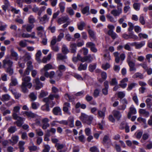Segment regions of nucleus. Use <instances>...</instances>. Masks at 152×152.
<instances>
[{
	"mask_svg": "<svg viewBox=\"0 0 152 152\" xmlns=\"http://www.w3.org/2000/svg\"><path fill=\"white\" fill-rule=\"evenodd\" d=\"M80 119L83 123L90 124V122L93 119V117L91 116H88L84 114H82L80 117Z\"/></svg>",
	"mask_w": 152,
	"mask_h": 152,
	"instance_id": "f257e3e1",
	"label": "nucleus"
},
{
	"mask_svg": "<svg viewBox=\"0 0 152 152\" xmlns=\"http://www.w3.org/2000/svg\"><path fill=\"white\" fill-rule=\"evenodd\" d=\"M22 80L23 82L22 84L24 83L25 85H26L27 87L29 88H30L32 86V84L30 82L31 80V78L29 76H23V77Z\"/></svg>",
	"mask_w": 152,
	"mask_h": 152,
	"instance_id": "f03ea898",
	"label": "nucleus"
},
{
	"mask_svg": "<svg viewBox=\"0 0 152 152\" xmlns=\"http://www.w3.org/2000/svg\"><path fill=\"white\" fill-rule=\"evenodd\" d=\"M33 83L34 84L35 89L36 90H39L43 86V84L40 81L39 78L34 79L33 81Z\"/></svg>",
	"mask_w": 152,
	"mask_h": 152,
	"instance_id": "7ed1b4c3",
	"label": "nucleus"
},
{
	"mask_svg": "<svg viewBox=\"0 0 152 152\" xmlns=\"http://www.w3.org/2000/svg\"><path fill=\"white\" fill-rule=\"evenodd\" d=\"M38 19L39 20L40 23L42 24H44L49 21L50 17L47 14H45L43 17H38Z\"/></svg>",
	"mask_w": 152,
	"mask_h": 152,
	"instance_id": "20e7f679",
	"label": "nucleus"
},
{
	"mask_svg": "<svg viewBox=\"0 0 152 152\" xmlns=\"http://www.w3.org/2000/svg\"><path fill=\"white\" fill-rule=\"evenodd\" d=\"M2 63L3 67L6 68L11 67L13 64L12 61L7 58L4 59L2 61Z\"/></svg>",
	"mask_w": 152,
	"mask_h": 152,
	"instance_id": "39448f33",
	"label": "nucleus"
},
{
	"mask_svg": "<svg viewBox=\"0 0 152 152\" xmlns=\"http://www.w3.org/2000/svg\"><path fill=\"white\" fill-rule=\"evenodd\" d=\"M19 137L18 135H13L12 136L11 139L9 141L10 144L12 145H13L16 144L18 141Z\"/></svg>",
	"mask_w": 152,
	"mask_h": 152,
	"instance_id": "423d86ee",
	"label": "nucleus"
},
{
	"mask_svg": "<svg viewBox=\"0 0 152 152\" xmlns=\"http://www.w3.org/2000/svg\"><path fill=\"white\" fill-rule=\"evenodd\" d=\"M127 62L129 67V71L131 72H135L136 71L137 69L135 67V63L132 61H127Z\"/></svg>",
	"mask_w": 152,
	"mask_h": 152,
	"instance_id": "0eeeda50",
	"label": "nucleus"
},
{
	"mask_svg": "<svg viewBox=\"0 0 152 152\" xmlns=\"http://www.w3.org/2000/svg\"><path fill=\"white\" fill-rule=\"evenodd\" d=\"M14 119L17 120V121L14 122V124H16L17 126L20 127L23 124V121L25 119V118L18 116L17 119Z\"/></svg>",
	"mask_w": 152,
	"mask_h": 152,
	"instance_id": "6e6552de",
	"label": "nucleus"
},
{
	"mask_svg": "<svg viewBox=\"0 0 152 152\" xmlns=\"http://www.w3.org/2000/svg\"><path fill=\"white\" fill-rule=\"evenodd\" d=\"M20 109V107L18 106H15L14 107L13 110L14 112L12 115L14 119H17L18 116L17 113H19Z\"/></svg>",
	"mask_w": 152,
	"mask_h": 152,
	"instance_id": "1a4fd4ad",
	"label": "nucleus"
},
{
	"mask_svg": "<svg viewBox=\"0 0 152 152\" xmlns=\"http://www.w3.org/2000/svg\"><path fill=\"white\" fill-rule=\"evenodd\" d=\"M145 45V42L142 41L139 42H134L132 43L133 45L135 46L137 49H140Z\"/></svg>",
	"mask_w": 152,
	"mask_h": 152,
	"instance_id": "9d476101",
	"label": "nucleus"
},
{
	"mask_svg": "<svg viewBox=\"0 0 152 152\" xmlns=\"http://www.w3.org/2000/svg\"><path fill=\"white\" fill-rule=\"evenodd\" d=\"M22 51L23 53L25 54L24 56L23 57V58L24 61H26L30 60L31 58L30 54L26 51V50H22Z\"/></svg>",
	"mask_w": 152,
	"mask_h": 152,
	"instance_id": "9b49d317",
	"label": "nucleus"
},
{
	"mask_svg": "<svg viewBox=\"0 0 152 152\" xmlns=\"http://www.w3.org/2000/svg\"><path fill=\"white\" fill-rule=\"evenodd\" d=\"M70 52L72 53H75L77 50V45L75 43L70 42L69 46Z\"/></svg>",
	"mask_w": 152,
	"mask_h": 152,
	"instance_id": "f8f14e48",
	"label": "nucleus"
},
{
	"mask_svg": "<svg viewBox=\"0 0 152 152\" xmlns=\"http://www.w3.org/2000/svg\"><path fill=\"white\" fill-rule=\"evenodd\" d=\"M28 149L31 151H36L38 150L39 148L37 146L35 145L33 142H31L30 145L28 147Z\"/></svg>",
	"mask_w": 152,
	"mask_h": 152,
	"instance_id": "ddd939ff",
	"label": "nucleus"
},
{
	"mask_svg": "<svg viewBox=\"0 0 152 152\" xmlns=\"http://www.w3.org/2000/svg\"><path fill=\"white\" fill-rule=\"evenodd\" d=\"M68 19L69 18L67 16H62L58 19L57 22L59 24H61L66 22Z\"/></svg>",
	"mask_w": 152,
	"mask_h": 152,
	"instance_id": "4468645a",
	"label": "nucleus"
},
{
	"mask_svg": "<svg viewBox=\"0 0 152 152\" xmlns=\"http://www.w3.org/2000/svg\"><path fill=\"white\" fill-rule=\"evenodd\" d=\"M22 114L24 116H27L28 117L34 118L36 117V115L31 111H24L22 112Z\"/></svg>",
	"mask_w": 152,
	"mask_h": 152,
	"instance_id": "2eb2a0df",
	"label": "nucleus"
},
{
	"mask_svg": "<svg viewBox=\"0 0 152 152\" xmlns=\"http://www.w3.org/2000/svg\"><path fill=\"white\" fill-rule=\"evenodd\" d=\"M10 96L8 94H4L1 96L0 95V99L3 102L8 101L10 100Z\"/></svg>",
	"mask_w": 152,
	"mask_h": 152,
	"instance_id": "dca6fc26",
	"label": "nucleus"
},
{
	"mask_svg": "<svg viewBox=\"0 0 152 152\" xmlns=\"http://www.w3.org/2000/svg\"><path fill=\"white\" fill-rule=\"evenodd\" d=\"M113 114L115 118L118 120H119L121 117V115L120 112L118 110H113Z\"/></svg>",
	"mask_w": 152,
	"mask_h": 152,
	"instance_id": "f3484780",
	"label": "nucleus"
},
{
	"mask_svg": "<svg viewBox=\"0 0 152 152\" xmlns=\"http://www.w3.org/2000/svg\"><path fill=\"white\" fill-rule=\"evenodd\" d=\"M122 12V10L121 9L119 10H113L111 12V13L114 16H118Z\"/></svg>",
	"mask_w": 152,
	"mask_h": 152,
	"instance_id": "a211bd4d",
	"label": "nucleus"
},
{
	"mask_svg": "<svg viewBox=\"0 0 152 152\" xmlns=\"http://www.w3.org/2000/svg\"><path fill=\"white\" fill-rule=\"evenodd\" d=\"M11 55L14 58V60L15 61H17L18 58V54L16 52L13 48L10 49Z\"/></svg>",
	"mask_w": 152,
	"mask_h": 152,
	"instance_id": "6ab92c4d",
	"label": "nucleus"
},
{
	"mask_svg": "<svg viewBox=\"0 0 152 152\" xmlns=\"http://www.w3.org/2000/svg\"><path fill=\"white\" fill-rule=\"evenodd\" d=\"M53 113L55 115H61V110L59 107H54L53 109Z\"/></svg>",
	"mask_w": 152,
	"mask_h": 152,
	"instance_id": "aec40b11",
	"label": "nucleus"
},
{
	"mask_svg": "<svg viewBox=\"0 0 152 152\" xmlns=\"http://www.w3.org/2000/svg\"><path fill=\"white\" fill-rule=\"evenodd\" d=\"M108 34L113 39H114L118 37V35L113 31L109 30L107 32Z\"/></svg>",
	"mask_w": 152,
	"mask_h": 152,
	"instance_id": "412c9836",
	"label": "nucleus"
},
{
	"mask_svg": "<svg viewBox=\"0 0 152 152\" xmlns=\"http://www.w3.org/2000/svg\"><path fill=\"white\" fill-rule=\"evenodd\" d=\"M53 69L52 66L51 64H48L45 66L43 68L41 69V72L43 73L44 71H48L49 69Z\"/></svg>",
	"mask_w": 152,
	"mask_h": 152,
	"instance_id": "4be33fe9",
	"label": "nucleus"
},
{
	"mask_svg": "<svg viewBox=\"0 0 152 152\" xmlns=\"http://www.w3.org/2000/svg\"><path fill=\"white\" fill-rule=\"evenodd\" d=\"M92 59L93 58L91 57V55H89L87 56H85L83 57L82 62H84L86 61L87 63H89L92 61Z\"/></svg>",
	"mask_w": 152,
	"mask_h": 152,
	"instance_id": "5701e85b",
	"label": "nucleus"
},
{
	"mask_svg": "<svg viewBox=\"0 0 152 152\" xmlns=\"http://www.w3.org/2000/svg\"><path fill=\"white\" fill-rule=\"evenodd\" d=\"M68 122V125L70 127L72 128L74 126V118L72 116H70L67 121Z\"/></svg>",
	"mask_w": 152,
	"mask_h": 152,
	"instance_id": "b1692460",
	"label": "nucleus"
},
{
	"mask_svg": "<svg viewBox=\"0 0 152 152\" xmlns=\"http://www.w3.org/2000/svg\"><path fill=\"white\" fill-rule=\"evenodd\" d=\"M139 113L142 115L144 117H148L149 115V112L146 110L144 109H140L139 110Z\"/></svg>",
	"mask_w": 152,
	"mask_h": 152,
	"instance_id": "393cba45",
	"label": "nucleus"
},
{
	"mask_svg": "<svg viewBox=\"0 0 152 152\" xmlns=\"http://www.w3.org/2000/svg\"><path fill=\"white\" fill-rule=\"evenodd\" d=\"M4 5L2 6L3 10L6 11L8 8L10 6V3L8 0H4Z\"/></svg>",
	"mask_w": 152,
	"mask_h": 152,
	"instance_id": "a878e982",
	"label": "nucleus"
},
{
	"mask_svg": "<svg viewBox=\"0 0 152 152\" xmlns=\"http://www.w3.org/2000/svg\"><path fill=\"white\" fill-rule=\"evenodd\" d=\"M106 17L108 21L112 23H115L117 21V20L114 19V18L110 14H107Z\"/></svg>",
	"mask_w": 152,
	"mask_h": 152,
	"instance_id": "bb28decb",
	"label": "nucleus"
},
{
	"mask_svg": "<svg viewBox=\"0 0 152 152\" xmlns=\"http://www.w3.org/2000/svg\"><path fill=\"white\" fill-rule=\"evenodd\" d=\"M88 33L90 37L91 38L92 40H95L96 39L95 32L92 30L89 29L88 31Z\"/></svg>",
	"mask_w": 152,
	"mask_h": 152,
	"instance_id": "cd10ccee",
	"label": "nucleus"
},
{
	"mask_svg": "<svg viewBox=\"0 0 152 152\" xmlns=\"http://www.w3.org/2000/svg\"><path fill=\"white\" fill-rule=\"evenodd\" d=\"M85 23L83 21H81L77 24V28L80 30H82L86 26Z\"/></svg>",
	"mask_w": 152,
	"mask_h": 152,
	"instance_id": "c85d7f7f",
	"label": "nucleus"
},
{
	"mask_svg": "<svg viewBox=\"0 0 152 152\" xmlns=\"http://www.w3.org/2000/svg\"><path fill=\"white\" fill-rule=\"evenodd\" d=\"M61 50L62 52L65 54H67L69 52L67 47L64 44L62 45V46Z\"/></svg>",
	"mask_w": 152,
	"mask_h": 152,
	"instance_id": "c756f323",
	"label": "nucleus"
},
{
	"mask_svg": "<svg viewBox=\"0 0 152 152\" xmlns=\"http://www.w3.org/2000/svg\"><path fill=\"white\" fill-rule=\"evenodd\" d=\"M89 9L90 8L89 6H86L81 10V12L83 14L88 13V14L87 15L90 14L89 12Z\"/></svg>",
	"mask_w": 152,
	"mask_h": 152,
	"instance_id": "7c9ffc66",
	"label": "nucleus"
},
{
	"mask_svg": "<svg viewBox=\"0 0 152 152\" xmlns=\"http://www.w3.org/2000/svg\"><path fill=\"white\" fill-rule=\"evenodd\" d=\"M87 64L86 63L83 64H81L78 68V70L80 71L86 70L87 69Z\"/></svg>",
	"mask_w": 152,
	"mask_h": 152,
	"instance_id": "2f4dec72",
	"label": "nucleus"
},
{
	"mask_svg": "<svg viewBox=\"0 0 152 152\" xmlns=\"http://www.w3.org/2000/svg\"><path fill=\"white\" fill-rule=\"evenodd\" d=\"M18 83L17 79L13 77H12L11 82L10 84V86H15Z\"/></svg>",
	"mask_w": 152,
	"mask_h": 152,
	"instance_id": "473e14b6",
	"label": "nucleus"
},
{
	"mask_svg": "<svg viewBox=\"0 0 152 152\" xmlns=\"http://www.w3.org/2000/svg\"><path fill=\"white\" fill-rule=\"evenodd\" d=\"M150 136L149 134L148 133H144L142 135V138L141 141L142 142H143L144 141L147 140Z\"/></svg>",
	"mask_w": 152,
	"mask_h": 152,
	"instance_id": "72a5a7b5",
	"label": "nucleus"
},
{
	"mask_svg": "<svg viewBox=\"0 0 152 152\" xmlns=\"http://www.w3.org/2000/svg\"><path fill=\"white\" fill-rule=\"evenodd\" d=\"M37 96L36 94H35L34 92H31L29 95V97L31 101H33L36 99L37 98Z\"/></svg>",
	"mask_w": 152,
	"mask_h": 152,
	"instance_id": "f704fd0d",
	"label": "nucleus"
},
{
	"mask_svg": "<svg viewBox=\"0 0 152 152\" xmlns=\"http://www.w3.org/2000/svg\"><path fill=\"white\" fill-rule=\"evenodd\" d=\"M57 58L60 60H64L67 58V56L63 55L61 53H58L57 54Z\"/></svg>",
	"mask_w": 152,
	"mask_h": 152,
	"instance_id": "c9c22d12",
	"label": "nucleus"
},
{
	"mask_svg": "<svg viewBox=\"0 0 152 152\" xmlns=\"http://www.w3.org/2000/svg\"><path fill=\"white\" fill-rule=\"evenodd\" d=\"M105 110L106 108L104 107L103 109V110L102 111L101 110L98 111V114L100 117L102 118H103L104 117L105 113Z\"/></svg>",
	"mask_w": 152,
	"mask_h": 152,
	"instance_id": "e433bc0d",
	"label": "nucleus"
},
{
	"mask_svg": "<svg viewBox=\"0 0 152 152\" xmlns=\"http://www.w3.org/2000/svg\"><path fill=\"white\" fill-rule=\"evenodd\" d=\"M26 87H27V86L26 85H25L24 84V83H22L21 87L22 92H23L24 93H27L28 91V90L27 89Z\"/></svg>",
	"mask_w": 152,
	"mask_h": 152,
	"instance_id": "4c0bfd02",
	"label": "nucleus"
},
{
	"mask_svg": "<svg viewBox=\"0 0 152 152\" xmlns=\"http://www.w3.org/2000/svg\"><path fill=\"white\" fill-rule=\"evenodd\" d=\"M17 130V129L15 126H11L8 129V132L11 133H14Z\"/></svg>",
	"mask_w": 152,
	"mask_h": 152,
	"instance_id": "58836bf2",
	"label": "nucleus"
},
{
	"mask_svg": "<svg viewBox=\"0 0 152 152\" xmlns=\"http://www.w3.org/2000/svg\"><path fill=\"white\" fill-rule=\"evenodd\" d=\"M65 3L64 2H61L59 4L60 10L61 12H63L65 10Z\"/></svg>",
	"mask_w": 152,
	"mask_h": 152,
	"instance_id": "ea45409f",
	"label": "nucleus"
},
{
	"mask_svg": "<svg viewBox=\"0 0 152 152\" xmlns=\"http://www.w3.org/2000/svg\"><path fill=\"white\" fill-rule=\"evenodd\" d=\"M137 85V84L135 83H132L129 84L127 88V90L129 91L132 90V89L134 88Z\"/></svg>",
	"mask_w": 152,
	"mask_h": 152,
	"instance_id": "a19ab883",
	"label": "nucleus"
},
{
	"mask_svg": "<svg viewBox=\"0 0 152 152\" xmlns=\"http://www.w3.org/2000/svg\"><path fill=\"white\" fill-rule=\"evenodd\" d=\"M96 64H90L89 66V70L91 72H93L96 67Z\"/></svg>",
	"mask_w": 152,
	"mask_h": 152,
	"instance_id": "79ce46f5",
	"label": "nucleus"
},
{
	"mask_svg": "<svg viewBox=\"0 0 152 152\" xmlns=\"http://www.w3.org/2000/svg\"><path fill=\"white\" fill-rule=\"evenodd\" d=\"M133 78H135L139 77L140 79H142L144 78L143 75L141 73L137 72L135 73L132 76Z\"/></svg>",
	"mask_w": 152,
	"mask_h": 152,
	"instance_id": "37998d69",
	"label": "nucleus"
},
{
	"mask_svg": "<svg viewBox=\"0 0 152 152\" xmlns=\"http://www.w3.org/2000/svg\"><path fill=\"white\" fill-rule=\"evenodd\" d=\"M42 53L40 50H38L36 54V59L37 61H40V57L41 56Z\"/></svg>",
	"mask_w": 152,
	"mask_h": 152,
	"instance_id": "c03bdc74",
	"label": "nucleus"
},
{
	"mask_svg": "<svg viewBox=\"0 0 152 152\" xmlns=\"http://www.w3.org/2000/svg\"><path fill=\"white\" fill-rule=\"evenodd\" d=\"M28 22L31 24H33L36 22L35 19L32 15H30L28 18Z\"/></svg>",
	"mask_w": 152,
	"mask_h": 152,
	"instance_id": "a18cd8bd",
	"label": "nucleus"
},
{
	"mask_svg": "<svg viewBox=\"0 0 152 152\" xmlns=\"http://www.w3.org/2000/svg\"><path fill=\"white\" fill-rule=\"evenodd\" d=\"M34 24H28L26 27V31L28 32H31L32 29L34 27Z\"/></svg>",
	"mask_w": 152,
	"mask_h": 152,
	"instance_id": "49530a36",
	"label": "nucleus"
},
{
	"mask_svg": "<svg viewBox=\"0 0 152 152\" xmlns=\"http://www.w3.org/2000/svg\"><path fill=\"white\" fill-rule=\"evenodd\" d=\"M140 4L138 3H134L133 4L134 8L136 11L140 10Z\"/></svg>",
	"mask_w": 152,
	"mask_h": 152,
	"instance_id": "de8ad7c7",
	"label": "nucleus"
},
{
	"mask_svg": "<svg viewBox=\"0 0 152 152\" xmlns=\"http://www.w3.org/2000/svg\"><path fill=\"white\" fill-rule=\"evenodd\" d=\"M50 100H53L55 98L56 99H58L59 96L58 94H50L48 96Z\"/></svg>",
	"mask_w": 152,
	"mask_h": 152,
	"instance_id": "09e8293b",
	"label": "nucleus"
},
{
	"mask_svg": "<svg viewBox=\"0 0 152 152\" xmlns=\"http://www.w3.org/2000/svg\"><path fill=\"white\" fill-rule=\"evenodd\" d=\"M129 112L133 115L136 114L137 112L136 110V109L134 107L133 105H132L130 107Z\"/></svg>",
	"mask_w": 152,
	"mask_h": 152,
	"instance_id": "8fccbe9b",
	"label": "nucleus"
},
{
	"mask_svg": "<svg viewBox=\"0 0 152 152\" xmlns=\"http://www.w3.org/2000/svg\"><path fill=\"white\" fill-rule=\"evenodd\" d=\"M139 20L142 25H144L145 24V22L143 15L142 14L140 15Z\"/></svg>",
	"mask_w": 152,
	"mask_h": 152,
	"instance_id": "3c124183",
	"label": "nucleus"
},
{
	"mask_svg": "<svg viewBox=\"0 0 152 152\" xmlns=\"http://www.w3.org/2000/svg\"><path fill=\"white\" fill-rule=\"evenodd\" d=\"M102 68L104 70H106L110 67V64L108 63L103 64L102 65Z\"/></svg>",
	"mask_w": 152,
	"mask_h": 152,
	"instance_id": "603ef678",
	"label": "nucleus"
},
{
	"mask_svg": "<svg viewBox=\"0 0 152 152\" xmlns=\"http://www.w3.org/2000/svg\"><path fill=\"white\" fill-rule=\"evenodd\" d=\"M41 109L43 110L49 111L50 110L49 104H45L42 107Z\"/></svg>",
	"mask_w": 152,
	"mask_h": 152,
	"instance_id": "864d4df0",
	"label": "nucleus"
},
{
	"mask_svg": "<svg viewBox=\"0 0 152 152\" xmlns=\"http://www.w3.org/2000/svg\"><path fill=\"white\" fill-rule=\"evenodd\" d=\"M26 41H28L26 40H21L20 41L19 45L20 46L22 47H25L26 46Z\"/></svg>",
	"mask_w": 152,
	"mask_h": 152,
	"instance_id": "5fc2aeb1",
	"label": "nucleus"
},
{
	"mask_svg": "<svg viewBox=\"0 0 152 152\" xmlns=\"http://www.w3.org/2000/svg\"><path fill=\"white\" fill-rule=\"evenodd\" d=\"M50 147L48 145L46 144L44 145V149L42 150L43 152H49L50 149Z\"/></svg>",
	"mask_w": 152,
	"mask_h": 152,
	"instance_id": "6e6d98bb",
	"label": "nucleus"
},
{
	"mask_svg": "<svg viewBox=\"0 0 152 152\" xmlns=\"http://www.w3.org/2000/svg\"><path fill=\"white\" fill-rule=\"evenodd\" d=\"M27 69L30 70V71H31L33 69V66L32 65V62L31 61H28V62L27 64Z\"/></svg>",
	"mask_w": 152,
	"mask_h": 152,
	"instance_id": "4d7b16f0",
	"label": "nucleus"
},
{
	"mask_svg": "<svg viewBox=\"0 0 152 152\" xmlns=\"http://www.w3.org/2000/svg\"><path fill=\"white\" fill-rule=\"evenodd\" d=\"M100 90L98 89H95L94 92L93 96L95 98L97 97L99 95Z\"/></svg>",
	"mask_w": 152,
	"mask_h": 152,
	"instance_id": "13d9d810",
	"label": "nucleus"
},
{
	"mask_svg": "<svg viewBox=\"0 0 152 152\" xmlns=\"http://www.w3.org/2000/svg\"><path fill=\"white\" fill-rule=\"evenodd\" d=\"M66 12L71 15H73L74 14V12L73 9L71 8H68L67 9Z\"/></svg>",
	"mask_w": 152,
	"mask_h": 152,
	"instance_id": "bf43d9fd",
	"label": "nucleus"
},
{
	"mask_svg": "<svg viewBox=\"0 0 152 152\" xmlns=\"http://www.w3.org/2000/svg\"><path fill=\"white\" fill-rule=\"evenodd\" d=\"M151 99L149 98H148L145 100V102L146 104L147 107L148 108H150L151 107Z\"/></svg>",
	"mask_w": 152,
	"mask_h": 152,
	"instance_id": "052dcab7",
	"label": "nucleus"
},
{
	"mask_svg": "<svg viewBox=\"0 0 152 152\" xmlns=\"http://www.w3.org/2000/svg\"><path fill=\"white\" fill-rule=\"evenodd\" d=\"M6 72L7 73H8L10 75H11L13 73V69L11 67H9L6 68Z\"/></svg>",
	"mask_w": 152,
	"mask_h": 152,
	"instance_id": "680f3d73",
	"label": "nucleus"
},
{
	"mask_svg": "<svg viewBox=\"0 0 152 152\" xmlns=\"http://www.w3.org/2000/svg\"><path fill=\"white\" fill-rule=\"evenodd\" d=\"M129 35V39H132L134 40L137 39H138V37L134 34L132 33H130Z\"/></svg>",
	"mask_w": 152,
	"mask_h": 152,
	"instance_id": "e2e57ef3",
	"label": "nucleus"
},
{
	"mask_svg": "<svg viewBox=\"0 0 152 152\" xmlns=\"http://www.w3.org/2000/svg\"><path fill=\"white\" fill-rule=\"evenodd\" d=\"M65 97L67 100H69L70 101L72 102L73 101L74 98L73 96H70L68 94H66L65 95Z\"/></svg>",
	"mask_w": 152,
	"mask_h": 152,
	"instance_id": "0e129e2a",
	"label": "nucleus"
},
{
	"mask_svg": "<svg viewBox=\"0 0 152 152\" xmlns=\"http://www.w3.org/2000/svg\"><path fill=\"white\" fill-rule=\"evenodd\" d=\"M127 124L125 122H122L120 125L119 128L121 130L124 129Z\"/></svg>",
	"mask_w": 152,
	"mask_h": 152,
	"instance_id": "69168bd1",
	"label": "nucleus"
},
{
	"mask_svg": "<svg viewBox=\"0 0 152 152\" xmlns=\"http://www.w3.org/2000/svg\"><path fill=\"white\" fill-rule=\"evenodd\" d=\"M64 34L63 33H61L59 34L58 36L57 39V42L60 41L61 39L64 37Z\"/></svg>",
	"mask_w": 152,
	"mask_h": 152,
	"instance_id": "338daca9",
	"label": "nucleus"
},
{
	"mask_svg": "<svg viewBox=\"0 0 152 152\" xmlns=\"http://www.w3.org/2000/svg\"><path fill=\"white\" fill-rule=\"evenodd\" d=\"M58 69L60 71H65L66 70V67L64 65L61 64L58 66Z\"/></svg>",
	"mask_w": 152,
	"mask_h": 152,
	"instance_id": "774afa93",
	"label": "nucleus"
}]
</instances>
